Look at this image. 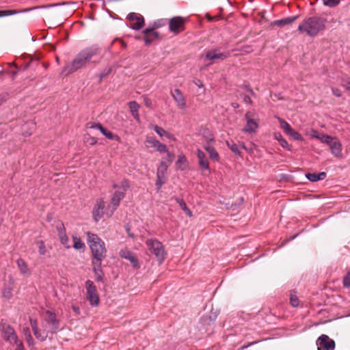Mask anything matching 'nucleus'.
<instances>
[{
    "instance_id": "1",
    "label": "nucleus",
    "mask_w": 350,
    "mask_h": 350,
    "mask_svg": "<svg viewBox=\"0 0 350 350\" xmlns=\"http://www.w3.org/2000/svg\"><path fill=\"white\" fill-rule=\"evenodd\" d=\"M100 53V49L97 45H92L81 50L72 59L70 64L65 65L62 73L66 76L69 75L79 69L86 67L91 59ZM95 63V62H92Z\"/></svg>"
},
{
    "instance_id": "2",
    "label": "nucleus",
    "mask_w": 350,
    "mask_h": 350,
    "mask_svg": "<svg viewBox=\"0 0 350 350\" xmlns=\"http://www.w3.org/2000/svg\"><path fill=\"white\" fill-rule=\"evenodd\" d=\"M327 19L320 16H310L299 25L298 31L304 33L311 38L316 37L321 31H323L326 27Z\"/></svg>"
},
{
    "instance_id": "3",
    "label": "nucleus",
    "mask_w": 350,
    "mask_h": 350,
    "mask_svg": "<svg viewBox=\"0 0 350 350\" xmlns=\"http://www.w3.org/2000/svg\"><path fill=\"white\" fill-rule=\"evenodd\" d=\"M88 244L92 254V263L102 262L107 256V249L104 241L96 234L88 232Z\"/></svg>"
},
{
    "instance_id": "4",
    "label": "nucleus",
    "mask_w": 350,
    "mask_h": 350,
    "mask_svg": "<svg viewBox=\"0 0 350 350\" xmlns=\"http://www.w3.org/2000/svg\"><path fill=\"white\" fill-rule=\"evenodd\" d=\"M46 318L44 322L46 323L43 329L46 330L47 338L50 340H53L52 335L56 334L59 329V321L57 318V315L55 312L50 310L46 311Z\"/></svg>"
},
{
    "instance_id": "5",
    "label": "nucleus",
    "mask_w": 350,
    "mask_h": 350,
    "mask_svg": "<svg viewBox=\"0 0 350 350\" xmlns=\"http://www.w3.org/2000/svg\"><path fill=\"white\" fill-rule=\"evenodd\" d=\"M146 245L149 252L154 254L159 263L161 264L166 257L162 243L155 239H148L146 241Z\"/></svg>"
},
{
    "instance_id": "6",
    "label": "nucleus",
    "mask_w": 350,
    "mask_h": 350,
    "mask_svg": "<svg viewBox=\"0 0 350 350\" xmlns=\"http://www.w3.org/2000/svg\"><path fill=\"white\" fill-rule=\"evenodd\" d=\"M187 21L188 18L187 17L177 16L171 18L168 21L170 31L174 35H178L185 30V25Z\"/></svg>"
},
{
    "instance_id": "7",
    "label": "nucleus",
    "mask_w": 350,
    "mask_h": 350,
    "mask_svg": "<svg viewBox=\"0 0 350 350\" xmlns=\"http://www.w3.org/2000/svg\"><path fill=\"white\" fill-rule=\"evenodd\" d=\"M85 287L87 291V299L92 306H97L99 304V297L94 282L89 280H87L85 282Z\"/></svg>"
},
{
    "instance_id": "8",
    "label": "nucleus",
    "mask_w": 350,
    "mask_h": 350,
    "mask_svg": "<svg viewBox=\"0 0 350 350\" xmlns=\"http://www.w3.org/2000/svg\"><path fill=\"white\" fill-rule=\"evenodd\" d=\"M316 344L318 350H334L335 349L334 340L325 334L321 335L317 338Z\"/></svg>"
},
{
    "instance_id": "9",
    "label": "nucleus",
    "mask_w": 350,
    "mask_h": 350,
    "mask_svg": "<svg viewBox=\"0 0 350 350\" xmlns=\"http://www.w3.org/2000/svg\"><path fill=\"white\" fill-rule=\"evenodd\" d=\"M0 329L3 334V338L5 341L10 342V343L16 342L18 336L11 325L5 323H0Z\"/></svg>"
},
{
    "instance_id": "10",
    "label": "nucleus",
    "mask_w": 350,
    "mask_h": 350,
    "mask_svg": "<svg viewBox=\"0 0 350 350\" xmlns=\"http://www.w3.org/2000/svg\"><path fill=\"white\" fill-rule=\"evenodd\" d=\"M278 119L280 124L281 129H282L286 135L292 137L295 140H304L303 137L297 131H294L286 121L280 118H278Z\"/></svg>"
},
{
    "instance_id": "11",
    "label": "nucleus",
    "mask_w": 350,
    "mask_h": 350,
    "mask_svg": "<svg viewBox=\"0 0 350 350\" xmlns=\"http://www.w3.org/2000/svg\"><path fill=\"white\" fill-rule=\"evenodd\" d=\"M127 18L131 22V27L133 29L139 30L144 25V17L135 12L129 14Z\"/></svg>"
},
{
    "instance_id": "12",
    "label": "nucleus",
    "mask_w": 350,
    "mask_h": 350,
    "mask_svg": "<svg viewBox=\"0 0 350 350\" xmlns=\"http://www.w3.org/2000/svg\"><path fill=\"white\" fill-rule=\"evenodd\" d=\"M105 207V202L103 199L100 198L96 200L94 206L92 215L95 221H98L104 215V208Z\"/></svg>"
},
{
    "instance_id": "13",
    "label": "nucleus",
    "mask_w": 350,
    "mask_h": 350,
    "mask_svg": "<svg viewBox=\"0 0 350 350\" xmlns=\"http://www.w3.org/2000/svg\"><path fill=\"white\" fill-rule=\"evenodd\" d=\"M197 157L198 159V164L200 169L202 171L206 172V174L209 175L211 174L209 162L207 158L206 157V154H204V152L200 148H198L197 150Z\"/></svg>"
},
{
    "instance_id": "14",
    "label": "nucleus",
    "mask_w": 350,
    "mask_h": 350,
    "mask_svg": "<svg viewBox=\"0 0 350 350\" xmlns=\"http://www.w3.org/2000/svg\"><path fill=\"white\" fill-rule=\"evenodd\" d=\"M230 52L227 51L224 53H220L217 49H212L206 53V59L211 61L216 59H224L230 57Z\"/></svg>"
},
{
    "instance_id": "15",
    "label": "nucleus",
    "mask_w": 350,
    "mask_h": 350,
    "mask_svg": "<svg viewBox=\"0 0 350 350\" xmlns=\"http://www.w3.org/2000/svg\"><path fill=\"white\" fill-rule=\"evenodd\" d=\"M30 324L36 338L41 342L45 341L47 339L46 330H40L38 329L36 319H30Z\"/></svg>"
},
{
    "instance_id": "16",
    "label": "nucleus",
    "mask_w": 350,
    "mask_h": 350,
    "mask_svg": "<svg viewBox=\"0 0 350 350\" xmlns=\"http://www.w3.org/2000/svg\"><path fill=\"white\" fill-rule=\"evenodd\" d=\"M120 256L122 258L129 260L133 267L137 268V269L139 268L140 265L138 262V259H137V256H135V254L134 253H133L131 251L126 250V249L122 250L120 252Z\"/></svg>"
},
{
    "instance_id": "17",
    "label": "nucleus",
    "mask_w": 350,
    "mask_h": 350,
    "mask_svg": "<svg viewBox=\"0 0 350 350\" xmlns=\"http://www.w3.org/2000/svg\"><path fill=\"white\" fill-rule=\"evenodd\" d=\"M147 147H152L160 153L167 152V146L152 137H147L146 139Z\"/></svg>"
},
{
    "instance_id": "18",
    "label": "nucleus",
    "mask_w": 350,
    "mask_h": 350,
    "mask_svg": "<svg viewBox=\"0 0 350 350\" xmlns=\"http://www.w3.org/2000/svg\"><path fill=\"white\" fill-rule=\"evenodd\" d=\"M171 95L175 100L176 105L180 108L184 109L186 107V101L183 94L179 89H175L171 92Z\"/></svg>"
},
{
    "instance_id": "19",
    "label": "nucleus",
    "mask_w": 350,
    "mask_h": 350,
    "mask_svg": "<svg viewBox=\"0 0 350 350\" xmlns=\"http://www.w3.org/2000/svg\"><path fill=\"white\" fill-rule=\"evenodd\" d=\"M124 191H116L111 198V205L112 206V211L109 216L119 206L120 201L125 197Z\"/></svg>"
},
{
    "instance_id": "20",
    "label": "nucleus",
    "mask_w": 350,
    "mask_h": 350,
    "mask_svg": "<svg viewBox=\"0 0 350 350\" xmlns=\"http://www.w3.org/2000/svg\"><path fill=\"white\" fill-rule=\"evenodd\" d=\"M332 153L338 158L342 157V144L337 138H334L332 142L329 145Z\"/></svg>"
},
{
    "instance_id": "21",
    "label": "nucleus",
    "mask_w": 350,
    "mask_h": 350,
    "mask_svg": "<svg viewBox=\"0 0 350 350\" xmlns=\"http://www.w3.org/2000/svg\"><path fill=\"white\" fill-rule=\"evenodd\" d=\"M299 18L298 15L284 18L280 20L274 21L271 23L273 26L284 27L295 22Z\"/></svg>"
},
{
    "instance_id": "22",
    "label": "nucleus",
    "mask_w": 350,
    "mask_h": 350,
    "mask_svg": "<svg viewBox=\"0 0 350 350\" xmlns=\"http://www.w3.org/2000/svg\"><path fill=\"white\" fill-rule=\"evenodd\" d=\"M128 105L133 117L135 118V120H137L139 122L140 121L139 114V105L136 101L133 100L130 101L128 103Z\"/></svg>"
},
{
    "instance_id": "23",
    "label": "nucleus",
    "mask_w": 350,
    "mask_h": 350,
    "mask_svg": "<svg viewBox=\"0 0 350 350\" xmlns=\"http://www.w3.org/2000/svg\"><path fill=\"white\" fill-rule=\"evenodd\" d=\"M93 266V271L96 275V280L98 282H101L103 280V271L102 269V262H94L92 263Z\"/></svg>"
},
{
    "instance_id": "24",
    "label": "nucleus",
    "mask_w": 350,
    "mask_h": 350,
    "mask_svg": "<svg viewBox=\"0 0 350 350\" xmlns=\"http://www.w3.org/2000/svg\"><path fill=\"white\" fill-rule=\"evenodd\" d=\"M98 130L107 139H111V140H115L117 142H120V137L118 135L113 134L112 132L109 131L106 128L103 126V125H98Z\"/></svg>"
},
{
    "instance_id": "25",
    "label": "nucleus",
    "mask_w": 350,
    "mask_h": 350,
    "mask_svg": "<svg viewBox=\"0 0 350 350\" xmlns=\"http://www.w3.org/2000/svg\"><path fill=\"white\" fill-rule=\"evenodd\" d=\"M327 176V174L324 172L319 174L315 173H307L306 177L311 182H317L318 180H324Z\"/></svg>"
},
{
    "instance_id": "26",
    "label": "nucleus",
    "mask_w": 350,
    "mask_h": 350,
    "mask_svg": "<svg viewBox=\"0 0 350 350\" xmlns=\"http://www.w3.org/2000/svg\"><path fill=\"white\" fill-rule=\"evenodd\" d=\"M258 127V124L254 120H250L247 122L245 126L243 129V131L248 133H255Z\"/></svg>"
},
{
    "instance_id": "27",
    "label": "nucleus",
    "mask_w": 350,
    "mask_h": 350,
    "mask_svg": "<svg viewBox=\"0 0 350 350\" xmlns=\"http://www.w3.org/2000/svg\"><path fill=\"white\" fill-rule=\"evenodd\" d=\"M168 165L163 161H161L157 172V178H165V173L167 172Z\"/></svg>"
},
{
    "instance_id": "28",
    "label": "nucleus",
    "mask_w": 350,
    "mask_h": 350,
    "mask_svg": "<svg viewBox=\"0 0 350 350\" xmlns=\"http://www.w3.org/2000/svg\"><path fill=\"white\" fill-rule=\"evenodd\" d=\"M16 264L18 266V269L20 270L21 273L22 274H26L29 273V268L27 262L21 258H18L16 260Z\"/></svg>"
},
{
    "instance_id": "29",
    "label": "nucleus",
    "mask_w": 350,
    "mask_h": 350,
    "mask_svg": "<svg viewBox=\"0 0 350 350\" xmlns=\"http://www.w3.org/2000/svg\"><path fill=\"white\" fill-rule=\"evenodd\" d=\"M154 129V131L160 136H165L166 137L169 139H172L173 137V135L167 133L165 130H164L163 128L159 126L158 125H152L150 126Z\"/></svg>"
},
{
    "instance_id": "30",
    "label": "nucleus",
    "mask_w": 350,
    "mask_h": 350,
    "mask_svg": "<svg viewBox=\"0 0 350 350\" xmlns=\"http://www.w3.org/2000/svg\"><path fill=\"white\" fill-rule=\"evenodd\" d=\"M274 135L275 138L280 142V144L282 148H286L288 150H291V146L288 144L287 141L283 138L281 133H275Z\"/></svg>"
},
{
    "instance_id": "31",
    "label": "nucleus",
    "mask_w": 350,
    "mask_h": 350,
    "mask_svg": "<svg viewBox=\"0 0 350 350\" xmlns=\"http://www.w3.org/2000/svg\"><path fill=\"white\" fill-rule=\"evenodd\" d=\"M31 9H25L23 10H0V17L6 16L16 14L18 13L25 12Z\"/></svg>"
},
{
    "instance_id": "32",
    "label": "nucleus",
    "mask_w": 350,
    "mask_h": 350,
    "mask_svg": "<svg viewBox=\"0 0 350 350\" xmlns=\"http://www.w3.org/2000/svg\"><path fill=\"white\" fill-rule=\"evenodd\" d=\"M227 146L231 150V151L236 155H240L241 152L239 150V146L233 142L232 141H226Z\"/></svg>"
},
{
    "instance_id": "33",
    "label": "nucleus",
    "mask_w": 350,
    "mask_h": 350,
    "mask_svg": "<svg viewBox=\"0 0 350 350\" xmlns=\"http://www.w3.org/2000/svg\"><path fill=\"white\" fill-rule=\"evenodd\" d=\"M290 303L293 307H297L299 304V301L298 297L297 296V292L295 290L291 291Z\"/></svg>"
},
{
    "instance_id": "34",
    "label": "nucleus",
    "mask_w": 350,
    "mask_h": 350,
    "mask_svg": "<svg viewBox=\"0 0 350 350\" xmlns=\"http://www.w3.org/2000/svg\"><path fill=\"white\" fill-rule=\"evenodd\" d=\"M176 202L178 203L181 208L185 211V213L189 217L192 216V212L191 210L187 207L185 202L183 200V199H176Z\"/></svg>"
},
{
    "instance_id": "35",
    "label": "nucleus",
    "mask_w": 350,
    "mask_h": 350,
    "mask_svg": "<svg viewBox=\"0 0 350 350\" xmlns=\"http://www.w3.org/2000/svg\"><path fill=\"white\" fill-rule=\"evenodd\" d=\"M209 155V158L215 161H219L220 157L219 153L217 152L214 147L209 148L207 151Z\"/></svg>"
},
{
    "instance_id": "36",
    "label": "nucleus",
    "mask_w": 350,
    "mask_h": 350,
    "mask_svg": "<svg viewBox=\"0 0 350 350\" xmlns=\"http://www.w3.org/2000/svg\"><path fill=\"white\" fill-rule=\"evenodd\" d=\"M73 247L76 250H81L85 247V244L81 241V239L77 237H73Z\"/></svg>"
},
{
    "instance_id": "37",
    "label": "nucleus",
    "mask_w": 350,
    "mask_h": 350,
    "mask_svg": "<svg viewBox=\"0 0 350 350\" xmlns=\"http://www.w3.org/2000/svg\"><path fill=\"white\" fill-rule=\"evenodd\" d=\"M334 138L335 137H333L330 135L322 134L321 135L319 139L321 141V142L329 145L334 139Z\"/></svg>"
},
{
    "instance_id": "38",
    "label": "nucleus",
    "mask_w": 350,
    "mask_h": 350,
    "mask_svg": "<svg viewBox=\"0 0 350 350\" xmlns=\"http://www.w3.org/2000/svg\"><path fill=\"white\" fill-rule=\"evenodd\" d=\"M187 161V160L185 155H179L176 165L180 170H184L185 167H182L180 165L186 163Z\"/></svg>"
},
{
    "instance_id": "39",
    "label": "nucleus",
    "mask_w": 350,
    "mask_h": 350,
    "mask_svg": "<svg viewBox=\"0 0 350 350\" xmlns=\"http://www.w3.org/2000/svg\"><path fill=\"white\" fill-rule=\"evenodd\" d=\"M143 33L145 34V36L149 35V33H150V35H152L154 38H159V32L154 31V28H146L143 31Z\"/></svg>"
},
{
    "instance_id": "40",
    "label": "nucleus",
    "mask_w": 350,
    "mask_h": 350,
    "mask_svg": "<svg viewBox=\"0 0 350 350\" xmlns=\"http://www.w3.org/2000/svg\"><path fill=\"white\" fill-rule=\"evenodd\" d=\"M323 2L325 6L334 8L340 3V0H323Z\"/></svg>"
},
{
    "instance_id": "41",
    "label": "nucleus",
    "mask_w": 350,
    "mask_h": 350,
    "mask_svg": "<svg viewBox=\"0 0 350 350\" xmlns=\"http://www.w3.org/2000/svg\"><path fill=\"white\" fill-rule=\"evenodd\" d=\"M142 98L143 99V102H144V105H146V107H147L150 109H152L153 107H152V103L151 99L150 98H148V96H146V95H143L142 96Z\"/></svg>"
},
{
    "instance_id": "42",
    "label": "nucleus",
    "mask_w": 350,
    "mask_h": 350,
    "mask_svg": "<svg viewBox=\"0 0 350 350\" xmlns=\"http://www.w3.org/2000/svg\"><path fill=\"white\" fill-rule=\"evenodd\" d=\"M62 244H63L66 248H70L68 245L69 239L66 234L59 236Z\"/></svg>"
},
{
    "instance_id": "43",
    "label": "nucleus",
    "mask_w": 350,
    "mask_h": 350,
    "mask_svg": "<svg viewBox=\"0 0 350 350\" xmlns=\"http://www.w3.org/2000/svg\"><path fill=\"white\" fill-rule=\"evenodd\" d=\"M342 284L345 287H350V267L347 275L343 278Z\"/></svg>"
},
{
    "instance_id": "44",
    "label": "nucleus",
    "mask_w": 350,
    "mask_h": 350,
    "mask_svg": "<svg viewBox=\"0 0 350 350\" xmlns=\"http://www.w3.org/2000/svg\"><path fill=\"white\" fill-rule=\"evenodd\" d=\"M3 297L10 299L12 297V290L10 288H6L3 291Z\"/></svg>"
},
{
    "instance_id": "45",
    "label": "nucleus",
    "mask_w": 350,
    "mask_h": 350,
    "mask_svg": "<svg viewBox=\"0 0 350 350\" xmlns=\"http://www.w3.org/2000/svg\"><path fill=\"white\" fill-rule=\"evenodd\" d=\"M39 247H38V252L40 255H44L46 252V249L44 245V241H39Z\"/></svg>"
},
{
    "instance_id": "46",
    "label": "nucleus",
    "mask_w": 350,
    "mask_h": 350,
    "mask_svg": "<svg viewBox=\"0 0 350 350\" xmlns=\"http://www.w3.org/2000/svg\"><path fill=\"white\" fill-rule=\"evenodd\" d=\"M215 141L214 138L213 137H206V144L203 146V148H204V150L207 152L209 148H211L213 146L210 145V143L211 142H213Z\"/></svg>"
},
{
    "instance_id": "47",
    "label": "nucleus",
    "mask_w": 350,
    "mask_h": 350,
    "mask_svg": "<svg viewBox=\"0 0 350 350\" xmlns=\"http://www.w3.org/2000/svg\"><path fill=\"white\" fill-rule=\"evenodd\" d=\"M129 187H130L129 181L127 179H124L121 182V187L122 189V191H124L125 194H126V191L129 188Z\"/></svg>"
},
{
    "instance_id": "48",
    "label": "nucleus",
    "mask_w": 350,
    "mask_h": 350,
    "mask_svg": "<svg viewBox=\"0 0 350 350\" xmlns=\"http://www.w3.org/2000/svg\"><path fill=\"white\" fill-rule=\"evenodd\" d=\"M239 51L242 53H250L253 49L251 46L246 45L241 47Z\"/></svg>"
},
{
    "instance_id": "49",
    "label": "nucleus",
    "mask_w": 350,
    "mask_h": 350,
    "mask_svg": "<svg viewBox=\"0 0 350 350\" xmlns=\"http://www.w3.org/2000/svg\"><path fill=\"white\" fill-rule=\"evenodd\" d=\"M56 228L58 232L59 236L66 234V229L64 228L63 223H61L59 226H57Z\"/></svg>"
},
{
    "instance_id": "50",
    "label": "nucleus",
    "mask_w": 350,
    "mask_h": 350,
    "mask_svg": "<svg viewBox=\"0 0 350 350\" xmlns=\"http://www.w3.org/2000/svg\"><path fill=\"white\" fill-rule=\"evenodd\" d=\"M165 152L167 153L165 159L170 164L172 163L173 160L174 159L175 155L174 153L169 152L167 150V152Z\"/></svg>"
},
{
    "instance_id": "51",
    "label": "nucleus",
    "mask_w": 350,
    "mask_h": 350,
    "mask_svg": "<svg viewBox=\"0 0 350 350\" xmlns=\"http://www.w3.org/2000/svg\"><path fill=\"white\" fill-rule=\"evenodd\" d=\"M155 39L156 38H154L152 37V35H150V33H149V35L145 36L144 38V40L146 45L150 44L152 42V41Z\"/></svg>"
},
{
    "instance_id": "52",
    "label": "nucleus",
    "mask_w": 350,
    "mask_h": 350,
    "mask_svg": "<svg viewBox=\"0 0 350 350\" xmlns=\"http://www.w3.org/2000/svg\"><path fill=\"white\" fill-rule=\"evenodd\" d=\"M241 88L246 90L247 92H250V94L253 96H256V94L253 91V90L251 88L250 85L249 84H243Z\"/></svg>"
},
{
    "instance_id": "53",
    "label": "nucleus",
    "mask_w": 350,
    "mask_h": 350,
    "mask_svg": "<svg viewBox=\"0 0 350 350\" xmlns=\"http://www.w3.org/2000/svg\"><path fill=\"white\" fill-rule=\"evenodd\" d=\"M165 178H157L155 185H156L158 190L160 189V188L165 183Z\"/></svg>"
},
{
    "instance_id": "54",
    "label": "nucleus",
    "mask_w": 350,
    "mask_h": 350,
    "mask_svg": "<svg viewBox=\"0 0 350 350\" xmlns=\"http://www.w3.org/2000/svg\"><path fill=\"white\" fill-rule=\"evenodd\" d=\"M26 332L28 333V335L27 337V342L28 345L30 346L33 344V338L31 336V334H30V332H29V329L28 327L26 329Z\"/></svg>"
},
{
    "instance_id": "55",
    "label": "nucleus",
    "mask_w": 350,
    "mask_h": 350,
    "mask_svg": "<svg viewBox=\"0 0 350 350\" xmlns=\"http://www.w3.org/2000/svg\"><path fill=\"white\" fill-rule=\"evenodd\" d=\"M13 342L17 345V349L16 350H25V347L22 341H21L18 337L16 339V342Z\"/></svg>"
},
{
    "instance_id": "56",
    "label": "nucleus",
    "mask_w": 350,
    "mask_h": 350,
    "mask_svg": "<svg viewBox=\"0 0 350 350\" xmlns=\"http://www.w3.org/2000/svg\"><path fill=\"white\" fill-rule=\"evenodd\" d=\"M98 125H102L100 123L88 122L86 125L87 128L89 129H98Z\"/></svg>"
},
{
    "instance_id": "57",
    "label": "nucleus",
    "mask_w": 350,
    "mask_h": 350,
    "mask_svg": "<svg viewBox=\"0 0 350 350\" xmlns=\"http://www.w3.org/2000/svg\"><path fill=\"white\" fill-rule=\"evenodd\" d=\"M332 91L333 94L337 97H340L342 96L341 91L338 88H332Z\"/></svg>"
},
{
    "instance_id": "58",
    "label": "nucleus",
    "mask_w": 350,
    "mask_h": 350,
    "mask_svg": "<svg viewBox=\"0 0 350 350\" xmlns=\"http://www.w3.org/2000/svg\"><path fill=\"white\" fill-rule=\"evenodd\" d=\"M8 94L7 93L0 94V106L8 99Z\"/></svg>"
},
{
    "instance_id": "59",
    "label": "nucleus",
    "mask_w": 350,
    "mask_h": 350,
    "mask_svg": "<svg viewBox=\"0 0 350 350\" xmlns=\"http://www.w3.org/2000/svg\"><path fill=\"white\" fill-rule=\"evenodd\" d=\"M242 98H243V101H244L245 103H248V104H250V105H252V100L251 98H250L249 96H247V95H243V96H242Z\"/></svg>"
},
{
    "instance_id": "60",
    "label": "nucleus",
    "mask_w": 350,
    "mask_h": 350,
    "mask_svg": "<svg viewBox=\"0 0 350 350\" xmlns=\"http://www.w3.org/2000/svg\"><path fill=\"white\" fill-rule=\"evenodd\" d=\"M342 85L348 91H350V81H343Z\"/></svg>"
},
{
    "instance_id": "61",
    "label": "nucleus",
    "mask_w": 350,
    "mask_h": 350,
    "mask_svg": "<svg viewBox=\"0 0 350 350\" xmlns=\"http://www.w3.org/2000/svg\"><path fill=\"white\" fill-rule=\"evenodd\" d=\"M88 142L90 145H95L97 143V139L94 137H89Z\"/></svg>"
},
{
    "instance_id": "62",
    "label": "nucleus",
    "mask_w": 350,
    "mask_h": 350,
    "mask_svg": "<svg viewBox=\"0 0 350 350\" xmlns=\"http://www.w3.org/2000/svg\"><path fill=\"white\" fill-rule=\"evenodd\" d=\"M312 133L313 134L312 135V137L319 139L321 135L319 134L318 131L313 130Z\"/></svg>"
},
{
    "instance_id": "63",
    "label": "nucleus",
    "mask_w": 350,
    "mask_h": 350,
    "mask_svg": "<svg viewBox=\"0 0 350 350\" xmlns=\"http://www.w3.org/2000/svg\"><path fill=\"white\" fill-rule=\"evenodd\" d=\"M72 308L73 310V311L77 314H80V309L78 306H72Z\"/></svg>"
},
{
    "instance_id": "64",
    "label": "nucleus",
    "mask_w": 350,
    "mask_h": 350,
    "mask_svg": "<svg viewBox=\"0 0 350 350\" xmlns=\"http://www.w3.org/2000/svg\"><path fill=\"white\" fill-rule=\"evenodd\" d=\"M251 117H252V115H251V113H250V111L247 112V113H245V119H246L247 122L248 120H252V119L251 118Z\"/></svg>"
}]
</instances>
